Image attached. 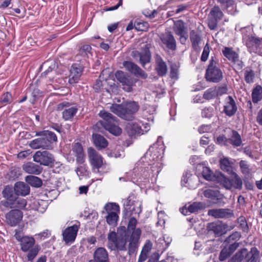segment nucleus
<instances>
[{
    "mask_svg": "<svg viewBox=\"0 0 262 262\" xmlns=\"http://www.w3.org/2000/svg\"><path fill=\"white\" fill-rule=\"evenodd\" d=\"M79 228V224L67 228L62 232L63 239L66 243H72L75 240Z\"/></svg>",
    "mask_w": 262,
    "mask_h": 262,
    "instance_id": "obj_19",
    "label": "nucleus"
},
{
    "mask_svg": "<svg viewBox=\"0 0 262 262\" xmlns=\"http://www.w3.org/2000/svg\"><path fill=\"white\" fill-rule=\"evenodd\" d=\"M223 16V13L220 8L217 6H214L210 11L209 16L217 20H221Z\"/></svg>",
    "mask_w": 262,
    "mask_h": 262,
    "instance_id": "obj_46",
    "label": "nucleus"
},
{
    "mask_svg": "<svg viewBox=\"0 0 262 262\" xmlns=\"http://www.w3.org/2000/svg\"><path fill=\"white\" fill-rule=\"evenodd\" d=\"M182 185L190 189H195L197 186V178L195 176L186 173L182 180Z\"/></svg>",
    "mask_w": 262,
    "mask_h": 262,
    "instance_id": "obj_28",
    "label": "nucleus"
},
{
    "mask_svg": "<svg viewBox=\"0 0 262 262\" xmlns=\"http://www.w3.org/2000/svg\"><path fill=\"white\" fill-rule=\"evenodd\" d=\"M164 151V145L162 139L159 137L157 141L150 146L144 156L140 159L149 163H162Z\"/></svg>",
    "mask_w": 262,
    "mask_h": 262,
    "instance_id": "obj_8",
    "label": "nucleus"
},
{
    "mask_svg": "<svg viewBox=\"0 0 262 262\" xmlns=\"http://www.w3.org/2000/svg\"><path fill=\"white\" fill-rule=\"evenodd\" d=\"M252 101L254 103H257L262 98V87L257 85L253 90L252 93Z\"/></svg>",
    "mask_w": 262,
    "mask_h": 262,
    "instance_id": "obj_41",
    "label": "nucleus"
},
{
    "mask_svg": "<svg viewBox=\"0 0 262 262\" xmlns=\"http://www.w3.org/2000/svg\"><path fill=\"white\" fill-rule=\"evenodd\" d=\"M202 174L203 177L208 181H215L216 174L214 175L213 172L208 167H203Z\"/></svg>",
    "mask_w": 262,
    "mask_h": 262,
    "instance_id": "obj_42",
    "label": "nucleus"
},
{
    "mask_svg": "<svg viewBox=\"0 0 262 262\" xmlns=\"http://www.w3.org/2000/svg\"><path fill=\"white\" fill-rule=\"evenodd\" d=\"M33 158L34 162L44 166H49L54 164L55 161L53 155L46 150L36 151Z\"/></svg>",
    "mask_w": 262,
    "mask_h": 262,
    "instance_id": "obj_14",
    "label": "nucleus"
},
{
    "mask_svg": "<svg viewBox=\"0 0 262 262\" xmlns=\"http://www.w3.org/2000/svg\"><path fill=\"white\" fill-rule=\"evenodd\" d=\"M165 217H166V214H165L164 212L163 211H160L158 212V221L157 222V225L163 226L164 225L165 223Z\"/></svg>",
    "mask_w": 262,
    "mask_h": 262,
    "instance_id": "obj_62",
    "label": "nucleus"
},
{
    "mask_svg": "<svg viewBox=\"0 0 262 262\" xmlns=\"http://www.w3.org/2000/svg\"><path fill=\"white\" fill-rule=\"evenodd\" d=\"M217 96V90L215 88H211L207 90L204 93L203 98L206 100H210Z\"/></svg>",
    "mask_w": 262,
    "mask_h": 262,
    "instance_id": "obj_48",
    "label": "nucleus"
},
{
    "mask_svg": "<svg viewBox=\"0 0 262 262\" xmlns=\"http://www.w3.org/2000/svg\"><path fill=\"white\" fill-rule=\"evenodd\" d=\"M173 30L176 34L179 37V40L182 44H185L188 38L187 27L182 20H178L174 23Z\"/></svg>",
    "mask_w": 262,
    "mask_h": 262,
    "instance_id": "obj_15",
    "label": "nucleus"
},
{
    "mask_svg": "<svg viewBox=\"0 0 262 262\" xmlns=\"http://www.w3.org/2000/svg\"><path fill=\"white\" fill-rule=\"evenodd\" d=\"M94 143L98 149L105 148L108 144L107 140L102 136L98 134H93Z\"/></svg>",
    "mask_w": 262,
    "mask_h": 262,
    "instance_id": "obj_35",
    "label": "nucleus"
},
{
    "mask_svg": "<svg viewBox=\"0 0 262 262\" xmlns=\"http://www.w3.org/2000/svg\"><path fill=\"white\" fill-rule=\"evenodd\" d=\"M91 47L89 45H85L81 47L79 50V53L83 57H89V54H91Z\"/></svg>",
    "mask_w": 262,
    "mask_h": 262,
    "instance_id": "obj_52",
    "label": "nucleus"
},
{
    "mask_svg": "<svg viewBox=\"0 0 262 262\" xmlns=\"http://www.w3.org/2000/svg\"><path fill=\"white\" fill-rule=\"evenodd\" d=\"M254 77V72L252 70H247L245 72V80L247 83H252Z\"/></svg>",
    "mask_w": 262,
    "mask_h": 262,
    "instance_id": "obj_56",
    "label": "nucleus"
},
{
    "mask_svg": "<svg viewBox=\"0 0 262 262\" xmlns=\"http://www.w3.org/2000/svg\"><path fill=\"white\" fill-rule=\"evenodd\" d=\"M72 150L76 155L84 153L82 145L79 143H76L74 144Z\"/></svg>",
    "mask_w": 262,
    "mask_h": 262,
    "instance_id": "obj_64",
    "label": "nucleus"
},
{
    "mask_svg": "<svg viewBox=\"0 0 262 262\" xmlns=\"http://www.w3.org/2000/svg\"><path fill=\"white\" fill-rule=\"evenodd\" d=\"M58 110H63L62 118L65 121L72 120L78 111L75 105H72L68 102H63L58 104Z\"/></svg>",
    "mask_w": 262,
    "mask_h": 262,
    "instance_id": "obj_13",
    "label": "nucleus"
},
{
    "mask_svg": "<svg viewBox=\"0 0 262 262\" xmlns=\"http://www.w3.org/2000/svg\"><path fill=\"white\" fill-rule=\"evenodd\" d=\"M203 193L205 197L212 200H218L222 198L221 194L217 190L208 188L204 190Z\"/></svg>",
    "mask_w": 262,
    "mask_h": 262,
    "instance_id": "obj_36",
    "label": "nucleus"
},
{
    "mask_svg": "<svg viewBox=\"0 0 262 262\" xmlns=\"http://www.w3.org/2000/svg\"><path fill=\"white\" fill-rule=\"evenodd\" d=\"M208 214L215 218H224L228 217L230 213L227 209H212L209 210Z\"/></svg>",
    "mask_w": 262,
    "mask_h": 262,
    "instance_id": "obj_32",
    "label": "nucleus"
},
{
    "mask_svg": "<svg viewBox=\"0 0 262 262\" xmlns=\"http://www.w3.org/2000/svg\"><path fill=\"white\" fill-rule=\"evenodd\" d=\"M220 166L222 169L229 171L230 168V163L227 158H223L220 160Z\"/></svg>",
    "mask_w": 262,
    "mask_h": 262,
    "instance_id": "obj_59",
    "label": "nucleus"
},
{
    "mask_svg": "<svg viewBox=\"0 0 262 262\" xmlns=\"http://www.w3.org/2000/svg\"><path fill=\"white\" fill-rule=\"evenodd\" d=\"M160 38L162 43L168 49L172 51L176 50V41L170 32L165 33L161 36Z\"/></svg>",
    "mask_w": 262,
    "mask_h": 262,
    "instance_id": "obj_24",
    "label": "nucleus"
},
{
    "mask_svg": "<svg viewBox=\"0 0 262 262\" xmlns=\"http://www.w3.org/2000/svg\"><path fill=\"white\" fill-rule=\"evenodd\" d=\"M139 108V104L135 101H129L121 104H112L110 111L125 120H131L133 115L136 113Z\"/></svg>",
    "mask_w": 262,
    "mask_h": 262,
    "instance_id": "obj_4",
    "label": "nucleus"
},
{
    "mask_svg": "<svg viewBox=\"0 0 262 262\" xmlns=\"http://www.w3.org/2000/svg\"><path fill=\"white\" fill-rule=\"evenodd\" d=\"M82 70L77 64H74L70 70L69 82L71 84H74L78 82L81 75Z\"/></svg>",
    "mask_w": 262,
    "mask_h": 262,
    "instance_id": "obj_25",
    "label": "nucleus"
},
{
    "mask_svg": "<svg viewBox=\"0 0 262 262\" xmlns=\"http://www.w3.org/2000/svg\"><path fill=\"white\" fill-rule=\"evenodd\" d=\"M133 56L134 58H139V62L143 67H144L146 64L150 61L151 54L147 47L141 51L133 52Z\"/></svg>",
    "mask_w": 262,
    "mask_h": 262,
    "instance_id": "obj_22",
    "label": "nucleus"
},
{
    "mask_svg": "<svg viewBox=\"0 0 262 262\" xmlns=\"http://www.w3.org/2000/svg\"><path fill=\"white\" fill-rule=\"evenodd\" d=\"M162 163H149L140 160L133 169L138 185L141 187H149L150 185L156 182L158 175L161 170Z\"/></svg>",
    "mask_w": 262,
    "mask_h": 262,
    "instance_id": "obj_1",
    "label": "nucleus"
},
{
    "mask_svg": "<svg viewBox=\"0 0 262 262\" xmlns=\"http://www.w3.org/2000/svg\"><path fill=\"white\" fill-rule=\"evenodd\" d=\"M25 181L27 183L34 187H39L42 184V181L40 178L32 175L26 176Z\"/></svg>",
    "mask_w": 262,
    "mask_h": 262,
    "instance_id": "obj_38",
    "label": "nucleus"
},
{
    "mask_svg": "<svg viewBox=\"0 0 262 262\" xmlns=\"http://www.w3.org/2000/svg\"><path fill=\"white\" fill-rule=\"evenodd\" d=\"M226 189H231L232 188L240 189L242 187L243 182L241 179L235 174L232 179L226 177L223 174H216L215 180Z\"/></svg>",
    "mask_w": 262,
    "mask_h": 262,
    "instance_id": "obj_10",
    "label": "nucleus"
},
{
    "mask_svg": "<svg viewBox=\"0 0 262 262\" xmlns=\"http://www.w3.org/2000/svg\"><path fill=\"white\" fill-rule=\"evenodd\" d=\"M214 109L212 107H206L202 111V116L205 118H211L214 115Z\"/></svg>",
    "mask_w": 262,
    "mask_h": 262,
    "instance_id": "obj_53",
    "label": "nucleus"
},
{
    "mask_svg": "<svg viewBox=\"0 0 262 262\" xmlns=\"http://www.w3.org/2000/svg\"><path fill=\"white\" fill-rule=\"evenodd\" d=\"M99 115L102 119L96 123L97 126H101L110 133L116 136L121 134L122 129L116 124L117 121L115 117L105 111H100Z\"/></svg>",
    "mask_w": 262,
    "mask_h": 262,
    "instance_id": "obj_6",
    "label": "nucleus"
},
{
    "mask_svg": "<svg viewBox=\"0 0 262 262\" xmlns=\"http://www.w3.org/2000/svg\"><path fill=\"white\" fill-rule=\"evenodd\" d=\"M136 30L143 31L148 27V24L144 21H136L134 24Z\"/></svg>",
    "mask_w": 262,
    "mask_h": 262,
    "instance_id": "obj_57",
    "label": "nucleus"
},
{
    "mask_svg": "<svg viewBox=\"0 0 262 262\" xmlns=\"http://www.w3.org/2000/svg\"><path fill=\"white\" fill-rule=\"evenodd\" d=\"M23 214L18 209H13L8 212L6 215V222L13 227L18 224L23 219Z\"/></svg>",
    "mask_w": 262,
    "mask_h": 262,
    "instance_id": "obj_18",
    "label": "nucleus"
},
{
    "mask_svg": "<svg viewBox=\"0 0 262 262\" xmlns=\"http://www.w3.org/2000/svg\"><path fill=\"white\" fill-rule=\"evenodd\" d=\"M77 174L79 177L85 176L88 174V167L86 164H79L76 169Z\"/></svg>",
    "mask_w": 262,
    "mask_h": 262,
    "instance_id": "obj_49",
    "label": "nucleus"
},
{
    "mask_svg": "<svg viewBox=\"0 0 262 262\" xmlns=\"http://www.w3.org/2000/svg\"><path fill=\"white\" fill-rule=\"evenodd\" d=\"M137 224V220L135 217H132L128 222L127 231H125L124 227H122L124 230V233H126L127 235H128V233L132 231V233L129 236L128 246V254L129 255H132L136 253L139 245V239L141 234V230L140 228H136Z\"/></svg>",
    "mask_w": 262,
    "mask_h": 262,
    "instance_id": "obj_3",
    "label": "nucleus"
},
{
    "mask_svg": "<svg viewBox=\"0 0 262 262\" xmlns=\"http://www.w3.org/2000/svg\"><path fill=\"white\" fill-rule=\"evenodd\" d=\"M239 167L242 172L245 174L248 175L250 172V169L248 162L245 160H241L239 163Z\"/></svg>",
    "mask_w": 262,
    "mask_h": 262,
    "instance_id": "obj_50",
    "label": "nucleus"
},
{
    "mask_svg": "<svg viewBox=\"0 0 262 262\" xmlns=\"http://www.w3.org/2000/svg\"><path fill=\"white\" fill-rule=\"evenodd\" d=\"M45 65H49L48 69L46 70L42 74L47 75L48 73L52 71L57 67V64L54 60H49L44 63Z\"/></svg>",
    "mask_w": 262,
    "mask_h": 262,
    "instance_id": "obj_58",
    "label": "nucleus"
},
{
    "mask_svg": "<svg viewBox=\"0 0 262 262\" xmlns=\"http://www.w3.org/2000/svg\"><path fill=\"white\" fill-rule=\"evenodd\" d=\"M108 244V248L112 250L125 251L127 250V242H129V236L124 233V235L117 236L116 233L112 231L109 233L107 236Z\"/></svg>",
    "mask_w": 262,
    "mask_h": 262,
    "instance_id": "obj_9",
    "label": "nucleus"
},
{
    "mask_svg": "<svg viewBox=\"0 0 262 262\" xmlns=\"http://www.w3.org/2000/svg\"><path fill=\"white\" fill-rule=\"evenodd\" d=\"M215 143L221 146H228L229 140L226 137L223 135H220L217 137Z\"/></svg>",
    "mask_w": 262,
    "mask_h": 262,
    "instance_id": "obj_51",
    "label": "nucleus"
},
{
    "mask_svg": "<svg viewBox=\"0 0 262 262\" xmlns=\"http://www.w3.org/2000/svg\"><path fill=\"white\" fill-rule=\"evenodd\" d=\"M16 239L20 242L21 250L24 252H28L27 260L32 261L40 250V246L35 244V238L31 236H23L20 239L16 236Z\"/></svg>",
    "mask_w": 262,
    "mask_h": 262,
    "instance_id": "obj_5",
    "label": "nucleus"
},
{
    "mask_svg": "<svg viewBox=\"0 0 262 262\" xmlns=\"http://www.w3.org/2000/svg\"><path fill=\"white\" fill-rule=\"evenodd\" d=\"M2 194L4 198L6 200L13 201L16 198V195L13 192V189L9 187L6 186L2 191Z\"/></svg>",
    "mask_w": 262,
    "mask_h": 262,
    "instance_id": "obj_45",
    "label": "nucleus"
},
{
    "mask_svg": "<svg viewBox=\"0 0 262 262\" xmlns=\"http://www.w3.org/2000/svg\"><path fill=\"white\" fill-rule=\"evenodd\" d=\"M104 208L107 213L106 217L107 223L110 226H116L120 211L119 205L115 203H110L106 204Z\"/></svg>",
    "mask_w": 262,
    "mask_h": 262,
    "instance_id": "obj_12",
    "label": "nucleus"
},
{
    "mask_svg": "<svg viewBox=\"0 0 262 262\" xmlns=\"http://www.w3.org/2000/svg\"><path fill=\"white\" fill-rule=\"evenodd\" d=\"M23 169L26 173L38 175L40 174L42 171V168L33 162H27L23 165Z\"/></svg>",
    "mask_w": 262,
    "mask_h": 262,
    "instance_id": "obj_27",
    "label": "nucleus"
},
{
    "mask_svg": "<svg viewBox=\"0 0 262 262\" xmlns=\"http://www.w3.org/2000/svg\"><path fill=\"white\" fill-rule=\"evenodd\" d=\"M231 254V252L227 248L223 249L220 253L219 259L221 261L226 259Z\"/></svg>",
    "mask_w": 262,
    "mask_h": 262,
    "instance_id": "obj_60",
    "label": "nucleus"
},
{
    "mask_svg": "<svg viewBox=\"0 0 262 262\" xmlns=\"http://www.w3.org/2000/svg\"><path fill=\"white\" fill-rule=\"evenodd\" d=\"M123 205L125 209L135 213L139 214L141 212V203L136 200L134 195H129L128 198L124 201Z\"/></svg>",
    "mask_w": 262,
    "mask_h": 262,
    "instance_id": "obj_17",
    "label": "nucleus"
},
{
    "mask_svg": "<svg viewBox=\"0 0 262 262\" xmlns=\"http://www.w3.org/2000/svg\"><path fill=\"white\" fill-rule=\"evenodd\" d=\"M219 20L208 16V26L211 30H215L217 26Z\"/></svg>",
    "mask_w": 262,
    "mask_h": 262,
    "instance_id": "obj_63",
    "label": "nucleus"
},
{
    "mask_svg": "<svg viewBox=\"0 0 262 262\" xmlns=\"http://www.w3.org/2000/svg\"><path fill=\"white\" fill-rule=\"evenodd\" d=\"M237 111V106L233 98L228 96L225 99V104L224 106V112L226 115L232 116Z\"/></svg>",
    "mask_w": 262,
    "mask_h": 262,
    "instance_id": "obj_23",
    "label": "nucleus"
},
{
    "mask_svg": "<svg viewBox=\"0 0 262 262\" xmlns=\"http://www.w3.org/2000/svg\"><path fill=\"white\" fill-rule=\"evenodd\" d=\"M203 205L200 202H194L192 204L189 205L187 209H182V213H184V210L188 211L190 213H195L198 212L199 210L203 209Z\"/></svg>",
    "mask_w": 262,
    "mask_h": 262,
    "instance_id": "obj_44",
    "label": "nucleus"
},
{
    "mask_svg": "<svg viewBox=\"0 0 262 262\" xmlns=\"http://www.w3.org/2000/svg\"><path fill=\"white\" fill-rule=\"evenodd\" d=\"M205 76L207 81L212 82H218L223 78L222 72L216 66V63L213 59L210 60Z\"/></svg>",
    "mask_w": 262,
    "mask_h": 262,
    "instance_id": "obj_11",
    "label": "nucleus"
},
{
    "mask_svg": "<svg viewBox=\"0 0 262 262\" xmlns=\"http://www.w3.org/2000/svg\"><path fill=\"white\" fill-rule=\"evenodd\" d=\"M123 66L129 72L138 77L143 79H146L148 75L142 70L138 66L132 61H125L123 62Z\"/></svg>",
    "mask_w": 262,
    "mask_h": 262,
    "instance_id": "obj_20",
    "label": "nucleus"
},
{
    "mask_svg": "<svg viewBox=\"0 0 262 262\" xmlns=\"http://www.w3.org/2000/svg\"><path fill=\"white\" fill-rule=\"evenodd\" d=\"M238 223L239 224V227L244 232H247L248 230V226L245 218L243 216H241L238 219Z\"/></svg>",
    "mask_w": 262,
    "mask_h": 262,
    "instance_id": "obj_55",
    "label": "nucleus"
},
{
    "mask_svg": "<svg viewBox=\"0 0 262 262\" xmlns=\"http://www.w3.org/2000/svg\"><path fill=\"white\" fill-rule=\"evenodd\" d=\"M229 145L232 144L234 147L240 146L242 143V140L240 135L235 130L232 132L231 137L228 139Z\"/></svg>",
    "mask_w": 262,
    "mask_h": 262,
    "instance_id": "obj_37",
    "label": "nucleus"
},
{
    "mask_svg": "<svg viewBox=\"0 0 262 262\" xmlns=\"http://www.w3.org/2000/svg\"><path fill=\"white\" fill-rule=\"evenodd\" d=\"M88 155L90 164L94 172L102 174L109 170L108 165L103 157L93 148L90 147L88 149Z\"/></svg>",
    "mask_w": 262,
    "mask_h": 262,
    "instance_id": "obj_7",
    "label": "nucleus"
},
{
    "mask_svg": "<svg viewBox=\"0 0 262 262\" xmlns=\"http://www.w3.org/2000/svg\"><path fill=\"white\" fill-rule=\"evenodd\" d=\"M130 134L131 135H141L144 134V130L142 126L136 123L129 124Z\"/></svg>",
    "mask_w": 262,
    "mask_h": 262,
    "instance_id": "obj_43",
    "label": "nucleus"
},
{
    "mask_svg": "<svg viewBox=\"0 0 262 262\" xmlns=\"http://www.w3.org/2000/svg\"><path fill=\"white\" fill-rule=\"evenodd\" d=\"M36 136L40 137L32 140L29 144L31 148L34 149H51L53 148L54 143L57 140L56 135L48 130L36 132Z\"/></svg>",
    "mask_w": 262,
    "mask_h": 262,
    "instance_id": "obj_2",
    "label": "nucleus"
},
{
    "mask_svg": "<svg viewBox=\"0 0 262 262\" xmlns=\"http://www.w3.org/2000/svg\"><path fill=\"white\" fill-rule=\"evenodd\" d=\"M14 191L16 195L25 196L29 194L30 187L23 182H18L15 184Z\"/></svg>",
    "mask_w": 262,
    "mask_h": 262,
    "instance_id": "obj_29",
    "label": "nucleus"
},
{
    "mask_svg": "<svg viewBox=\"0 0 262 262\" xmlns=\"http://www.w3.org/2000/svg\"><path fill=\"white\" fill-rule=\"evenodd\" d=\"M156 70L160 76L165 75L167 71V65L161 56L157 55L156 58Z\"/></svg>",
    "mask_w": 262,
    "mask_h": 262,
    "instance_id": "obj_31",
    "label": "nucleus"
},
{
    "mask_svg": "<svg viewBox=\"0 0 262 262\" xmlns=\"http://www.w3.org/2000/svg\"><path fill=\"white\" fill-rule=\"evenodd\" d=\"M248 254L249 252L247 249L242 248L238 250L228 262H242L244 258L248 256Z\"/></svg>",
    "mask_w": 262,
    "mask_h": 262,
    "instance_id": "obj_33",
    "label": "nucleus"
},
{
    "mask_svg": "<svg viewBox=\"0 0 262 262\" xmlns=\"http://www.w3.org/2000/svg\"><path fill=\"white\" fill-rule=\"evenodd\" d=\"M207 229L214 233L215 236H219L224 233L225 227L221 222H213L208 224Z\"/></svg>",
    "mask_w": 262,
    "mask_h": 262,
    "instance_id": "obj_30",
    "label": "nucleus"
},
{
    "mask_svg": "<svg viewBox=\"0 0 262 262\" xmlns=\"http://www.w3.org/2000/svg\"><path fill=\"white\" fill-rule=\"evenodd\" d=\"M222 53L224 56L231 62L235 63L238 60V55L231 48L225 47L222 50Z\"/></svg>",
    "mask_w": 262,
    "mask_h": 262,
    "instance_id": "obj_34",
    "label": "nucleus"
},
{
    "mask_svg": "<svg viewBox=\"0 0 262 262\" xmlns=\"http://www.w3.org/2000/svg\"><path fill=\"white\" fill-rule=\"evenodd\" d=\"M222 8L227 9L234 4L233 0H217Z\"/></svg>",
    "mask_w": 262,
    "mask_h": 262,
    "instance_id": "obj_61",
    "label": "nucleus"
},
{
    "mask_svg": "<svg viewBox=\"0 0 262 262\" xmlns=\"http://www.w3.org/2000/svg\"><path fill=\"white\" fill-rule=\"evenodd\" d=\"M163 237V239L160 238L159 239V241H160V243H161L162 244H163L164 243H165V246H163V247L162 248V250H165L169 246L170 244L172 241V238L166 235H164Z\"/></svg>",
    "mask_w": 262,
    "mask_h": 262,
    "instance_id": "obj_54",
    "label": "nucleus"
},
{
    "mask_svg": "<svg viewBox=\"0 0 262 262\" xmlns=\"http://www.w3.org/2000/svg\"><path fill=\"white\" fill-rule=\"evenodd\" d=\"M245 43L250 53H262V50L258 46L262 45V39H259L253 36H249L245 40Z\"/></svg>",
    "mask_w": 262,
    "mask_h": 262,
    "instance_id": "obj_21",
    "label": "nucleus"
},
{
    "mask_svg": "<svg viewBox=\"0 0 262 262\" xmlns=\"http://www.w3.org/2000/svg\"><path fill=\"white\" fill-rule=\"evenodd\" d=\"M93 262H109L108 254L104 248H98L95 250Z\"/></svg>",
    "mask_w": 262,
    "mask_h": 262,
    "instance_id": "obj_26",
    "label": "nucleus"
},
{
    "mask_svg": "<svg viewBox=\"0 0 262 262\" xmlns=\"http://www.w3.org/2000/svg\"><path fill=\"white\" fill-rule=\"evenodd\" d=\"M115 77L121 83L123 90L126 92L132 91L133 80L128 74L121 71H118L115 73Z\"/></svg>",
    "mask_w": 262,
    "mask_h": 262,
    "instance_id": "obj_16",
    "label": "nucleus"
},
{
    "mask_svg": "<svg viewBox=\"0 0 262 262\" xmlns=\"http://www.w3.org/2000/svg\"><path fill=\"white\" fill-rule=\"evenodd\" d=\"M13 208L24 209L27 205L26 200L23 198L16 196L13 201Z\"/></svg>",
    "mask_w": 262,
    "mask_h": 262,
    "instance_id": "obj_47",
    "label": "nucleus"
},
{
    "mask_svg": "<svg viewBox=\"0 0 262 262\" xmlns=\"http://www.w3.org/2000/svg\"><path fill=\"white\" fill-rule=\"evenodd\" d=\"M259 257V251L256 247H252L249 252L245 262H257Z\"/></svg>",
    "mask_w": 262,
    "mask_h": 262,
    "instance_id": "obj_40",
    "label": "nucleus"
},
{
    "mask_svg": "<svg viewBox=\"0 0 262 262\" xmlns=\"http://www.w3.org/2000/svg\"><path fill=\"white\" fill-rule=\"evenodd\" d=\"M190 39L192 43V48L197 50L199 49V46L201 42V37L195 31L192 30L190 33Z\"/></svg>",
    "mask_w": 262,
    "mask_h": 262,
    "instance_id": "obj_39",
    "label": "nucleus"
}]
</instances>
